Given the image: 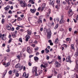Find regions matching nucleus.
<instances>
[{"instance_id": "obj_53", "label": "nucleus", "mask_w": 78, "mask_h": 78, "mask_svg": "<svg viewBox=\"0 0 78 78\" xmlns=\"http://www.w3.org/2000/svg\"><path fill=\"white\" fill-rule=\"evenodd\" d=\"M41 9V7H39L38 9V11H40Z\"/></svg>"}, {"instance_id": "obj_14", "label": "nucleus", "mask_w": 78, "mask_h": 78, "mask_svg": "<svg viewBox=\"0 0 78 78\" xmlns=\"http://www.w3.org/2000/svg\"><path fill=\"white\" fill-rule=\"evenodd\" d=\"M73 14V12H69L68 13L69 16H72V15Z\"/></svg>"}, {"instance_id": "obj_45", "label": "nucleus", "mask_w": 78, "mask_h": 78, "mask_svg": "<svg viewBox=\"0 0 78 78\" xmlns=\"http://www.w3.org/2000/svg\"><path fill=\"white\" fill-rule=\"evenodd\" d=\"M28 7H31V5L30 4H28Z\"/></svg>"}, {"instance_id": "obj_43", "label": "nucleus", "mask_w": 78, "mask_h": 78, "mask_svg": "<svg viewBox=\"0 0 78 78\" xmlns=\"http://www.w3.org/2000/svg\"><path fill=\"white\" fill-rule=\"evenodd\" d=\"M17 58H18V59H20V56H19V55H17L16 56Z\"/></svg>"}, {"instance_id": "obj_34", "label": "nucleus", "mask_w": 78, "mask_h": 78, "mask_svg": "<svg viewBox=\"0 0 78 78\" xmlns=\"http://www.w3.org/2000/svg\"><path fill=\"white\" fill-rule=\"evenodd\" d=\"M71 48L72 49H73V48H74V45L72 44L71 46Z\"/></svg>"}, {"instance_id": "obj_21", "label": "nucleus", "mask_w": 78, "mask_h": 78, "mask_svg": "<svg viewBox=\"0 0 78 78\" xmlns=\"http://www.w3.org/2000/svg\"><path fill=\"white\" fill-rule=\"evenodd\" d=\"M45 51L46 53H48V52H49L50 51L49 50L47 49V48H46V49L45 50Z\"/></svg>"}, {"instance_id": "obj_63", "label": "nucleus", "mask_w": 78, "mask_h": 78, "mask_svg": "<svg viewBox=\"0 0 78 78\" xmlns=\"http://www.w3.org/2000/svg\"><path fill=\"white\" fill-rule=\"evenodd\" d=\"M11 35L9 34V38L10 39L11 37Z\"/></svg>"}, {"instance_id": "obj_58", "label": "nucleus", "mask_w": 78, "mask_h": 78, "mask_svg": "<svg viewBox=\"0 0 78 78\" xmlns=\"http://www.w3.org/2000/svg\"><path fill=\"white\" fill-rule=\"evenodd\" d=\"M11 30H12V31H14V28L12 27L11 29Z\"/></svg>"}, {"instance_id": "obj_47", "label": "nucleus", "mask_w": 78, "mask_h": 78, "mask_svg": "<svg viewBox=\"0 0 78 78\" xmlns=\"http://www.w3.org/2000/svg\"><path fill=\"white\" fill-rule=\"evenodd\" d=\"M13 73H16V70L14 69L12 71Z\"/></svg>"}, {"instance_id": "obj_1", "label": "nucleus", "mask_w": 78, "mask_h": 78, "mask_svg": "<svg viewBox=\"0 0 78 78\" xmlns=\"http://www.w3.org/2000/svg\"><path fill=\"white\" fill-rule=\"evenodd\" d=\"M47 35L48 39H50L51 36V30H50V29H48Z\"/></svg>"}, {"instance_id": "obj_22", "label": "nucleus", "mask_w": 78, "mask_h": 78, "mask_svg": "<svg viewBox=\"0 0 78 78\" xmlns=\"http://www.w3.org/2000/svg\"><path fill=\"white\" fill-rule=\"evenodd\" d=\"M56 2L58 4L59 6H60V5H61V4H59L60 3V0H57Z\"/></svg>"}, {"instance_id": "obj_40", "label": "nucleus", "mask_w": 78, "mask_h": 78, "mask_svg": "<svg viewBox=\"0 0 78 78\" xmlns=\"http://www.w3.org/2000/svg\"><path fill=\"white\" fill-rule=\"evenodd\" d=\"M45 51H44V50H43L41 51V53H42V54H43L44 53V52Z\"/></svg>"}, {"instance_id": "obj_64", "label": "nucleus", "mask_w": 78, "mask_h": 78, "mask_svg": "<svg viewBox=\"0 0 78 78\" xmlns=\"http://www.w3.org/2000/svg\"><path fill=\"white\" fill-rule=\"evenodd\" d=\"M69 31L70 32L71 31H72V28H69Z\"/></svg>"}, {"instance_id": "obj_2", "label": "nucleus", "mask_w": 78, "mask_h": 78, "mask_svg": "<svg viewBox=\"0 0 78 78\" xmlns=\"http://www.w3.org/2000/svg\"><path fill=\"white\" fill-rule=\"evenodd\" d=\"M18 3L19 4L20 3L21 6L23 8L26 7L27 6V4L25 3V1H21L20 2H19Z\"/></svg>"}, {"instance_id": "obj_36", "label": "nucleus", "mask_w": 78, "mask_h": 78, "mask_svg": "<svg viewBox=\"0 0 78 78\" xmlns=\"http://www.w3.org/2000/svg\"><path fill=\"white\" fill-rule=\"evenodd\" d=\"M63 46L65 47H66V48H67V45H66L65 44H63Z\"/></svg>"}, {"instance_id": "obj_60", "label": "nucleus", "mask_w": 78, "mask_h": 78, "mask_svg": "<svg viewBox=\"0 0 78 78\" xmlns=\"http://www.w3.org/2000/svg\"><path fill=\"white\" fill-rule=\"evenodd\" d=\"M48 42L49 43H51V40H48Z\"/></svg>"}, {"instance_id": "obj_56", "label": "nucleus", "mask_w": 78, "mask_h": 78, "mask_svg": "<svg viewBox=\"0 0 78 78\" xmlns=\"http://www.w3.org/2000/svg\"><path fill=\"white\" fill-rule=\"evenodd\" d=\"M20 16L21 17H22V18H23V17L24 16L23 15V14H22L20 15Z\"/></svg>"}, {"instance_id": "obj_32", "label": "nucleus", "mask_w": 78, "mask_h": 78, "mask_svg": "<svg viewBox=\"0 0 78 78\" xmlns=\"http://www.w3.org/2000/svg\"><path fill=\"white\" fill-rule=\"evenodd\" d=\"M12 70H10L9 72V73L10 74V75H11L12 74Z\"/></svg>"}, {"instance_id": "obj_38", "label": "nucleus", "mask_w": 78, "mask_h": 78, "mask_svg": "<svg viewBox=\"0 0 78 78\" xmlns=\"http://www.w3.org/2000/svg\"><path fill=\"white\" fill-rule=\"evenodd\" d=\"M32 64L31 63H30V62H29L28 63V65L29 66H31Z\"/></svg>"}, {"instance_id": "obj_31", "label": "nucleus", "mask_w": 78, "mask_h": 78, "mask_svg": "<svg viewBox=\"0 0 78 78\" xmlns=\"http://www.w3.org/2000/svg\"><path fill=\"white\" fill-rule=\"evenodd\" d=\"M12 39L10 38L9 40V41L8 43H10V42L12 41Z\"/></svg>"}, {"instance_id": "obj_12", "label": "nucleus", "mask_w": 78, "mask_h": 78, "mask_svg": "<svg viewBox=\"0 0 78 78\" xmlns=\"http://www.w3.org/2000/svg\"><path fill=\"white\" fill-rule=\"evenodd\" d=\"M30 11L32 13H34L35 12H36V9H31Z\"/></svg>"}, {"instance_id": "obj_37", "label": "nucleus", "mask_w": 78, "mask_h": 78, "mask_svg": "<svg viewBox=\"0 0 78 78\" xmlns=\"http://www.w3.org/2000/svg\"><path fill=\"white\" fill-rule=\"evenodd\" d=\"M46 15L48 17H50L49 16H50V13H48Z\"/></svg>"}, {"instance_id": "obj_41", "label": "nucleus", "mask_w": 78, "mask_h": 78, "mask_svg": "<svg viewBox=\"0 0 78 78\" xmlns=\"http://www.w3.org/2000/svg\"><path fill=\"white\" fill-rule=\"evenodd\" d=\"M76 56H78V52H76L75 53Z\"/></svg>"}, {"instance_id": "obj_23", "label": "nucleus", "mask_w": 78, "mask_h": 78, "mask_svg": "<svg viewBox=\"0 0 78 78\" xmlns=\"http://www.w3.org/2000/svg\"><path fill=\"white\" fill-rule=\"evenodd\" d=\"M22 20V19L20 17H18L17 18V20L18 21H20V20Z\"/></svg>"}, {"instance_id": "obj_5", "label": "nucleus", "mask_w": 78, "mask_h": 78, "mask_svg": "<svg viewBox=\"0 0 78 78\" xmlns=\"http://www.w3.org/2000/svg\"><path fill=\"white\" fill-rule=\"evenodd\" d=\"M66 62H69L70 63L72 62V61L70 60V56H69L67 57L66 59Z\"/></svg>"}, {"instance_id": "obj_61", "label": "nucleus", "mask_w": 78, "mask_h": 78, "mask_svg": "<svg viewBox=\"0 0 78 78\" xmlns=\"http://www.w3.org/2000/svg\"><path fill=\"white\" fill-rule=\"evenodd\" d=\"M9 3L10 4H12V2L11 1H9Z\"/></svg>"}, {"instance_id": "obj_9", "label": "nucleus", "mask_w": 78, "mask_h": 78, "mask_svg": "<svg viewBox=\"0 0 78 78\" xmlns=\"http://www.w3.org/2000/svg\"><path fill=\"white\" fill-rule=\"evenodd\" d=\"M26 38V41L27 42L28 41V39L30 38V36L28 34H27L25 37Z\"/></svg>"}, {"instance_id": "obj_11", "label": "nucleus", "mask_w": 78, "mask_h": 78, "mask_svg": "<svg viewBox=\"0 0 78 78\" xmlns=\"http://www.w3.org/2000/svg\"><path fill=\"white\" fill-rule=\"evenodd\" d=\"M27 51L29 53H31V49L30 47H28L27 48Z\"/></svg>"}, {"instance_id": "obj_62", "label": "nucleus", "mask_w": 78, "mask_h": 78, "mask_svg": "<svg viewBox=\"0 0 78 78\" xmlns=\"http://www.w3.org/2000/svg\"><path fill=\"white\" fill-rule=\"evenodd\" d=\"M62 3L63 5H66V2H63Z\"/></svg>"}, {"instance_id": "obj_50", "label": "nucleus", "mask_w": 78, "mask_h": 78, "mask_svg": "<svg viewBox=\"0 0 78 78\" xmlns=\"http://www.w3.org/2000/svg\"><path fill=\"white\" fill-rule=\"evenodd\" d=\"M39 53L38 52H37L36 54V55L37 56H38V55H39Z\"/></svg>"}, {"instance_id": "obj_3", "label": "nucleus", "mask_w": 78, "mask_h": 78, "mask_svg": "<svg viewBox=\"0 0 78 78\" xmlns=\"http://www.w3.org/2000/svg\"><path fill=\"white\" fill-rule=\"evenodd\" d=\"M23 66H21L20 65L19 63L17 64L15 66V67L16 68H19L20 70H21L22 69V68H23Z\"/></svg>"}, {"instance_id": "obj_15", "label": "nucleus", "mask_w": 78, "mask_h": 78, "mask_svg": "<svg viewBox=\"0 0 78 78\" xmlns=\"http://www.w3.org/2000/svg\"><path fill=\"white\" fill-rule=\"evenodd\" d=\"M10 65V62H9L6 64L5 66V67H9Z\"/></svg>"}, {"instance_id": "obj_27", "label": "nucleus", "mask_w": 78, "mask_h": 78, "mask_svg": "<svg viewBox=\"0 0 78 78\" xmlns=\"http://www.w3.org/2000/svg\"><path fill=\"white\" fill-rule=\"evenodd\" d=\"M58 78H61V74H60L58 75Z\"/></svg>"}, {"instance_id": "obj_52", "label": "nucleus", "mask_w": 78, "mask_h": 78, "mask_svg": "<svg viewBox=\"0 0 78 78\" xmlns=\"http://www.w3.org/2000/svg\"><path fill=\"white\" fill-rule=\"evenodd\" d=\"M20 31L21 32H23V29H21L20 30Z\"/></svg>"}, {"instance_id": "obj_42", "label": "nucleus", "mask_w": 78, "mask_h": 78, "mask_svg": "<svg viewBox=\"0 0 78 78\" xmlns=\"http://www.w3.org/2000/svg\"><path fill=\"white\" fill-rule=\"evenodd\" d=\"M9 14H12V11H11V10H10L9 11Z\"/></svg>"}, {"instance_id": "obj_13", "label": "nucleus", "mask_w": 78, "mask_h": 78, "mask_svg": "<svg viewBox=\"0 0 78 78\" xmlns=\"http://www.w3.org/2000/svg\"><path fill=\"white\" fill-rule=\"evenodd\" d=\"M17 34H15V33H14V32H13V34H12V36L13 37H17L16 36Z\"/></svg>"}, {"instance_id": "obj_10", "label": "nucleus", "mask_w": 78, "mask_h": 78, "mask_svg": "<svg viewBox=\"0 0 78 78\" xmlns=\"http://www.w3.org/2000/svg\"><path fill=\"white\" fill-rule=\"evenodd\" d=\"M50 2H49L50 5H53L55 3L54 0H50Z\"/></svg>"}, {"instance_id": "obj_54", "label": "nucleus", "mask_w": 78, "mask_h": 78, "mask_svg": "<svg viewBox=\"0 0 78 78\" xmlns=\"http://www.w3.org/2000/svg\"><path fill=\"white\" fill-rule=\"evenodd\" d=\"M21 12H17V14H21Z\"/></svg>"}, {"instance_id": "obj_8", "label": "nucleus", "mask_w": 78, "mask_h": 78, "mask_svg": "<svg viewBox=\"0 0 78 78\" xmlns=\"http://www.w3.org/2000/svg\"><path fill=\"white\" fill-rule=\"evenodd\" d=\"M23 77H25V78H28V76H29V74L28 73L27 74H26V73H24L23 75Z\"/></svg>"}, {"instance_id": "obj_51", "label": "nucleus", "mask_w": 78, "mask_h": 78, "mask_svg": "<svg viewBox=\"0 0 78 78\" xmlns=\"http://www.w3.org/2000/svg\"><path fill=\"white\" fill-rule=\"evenodd\" d=\"M4 9H5V11H7L8 9H7V7H6L4 8Z\"/></svg>"}, {"instance_id": "obj_17", "label": "nucleus", "mask_w": 78, "mask_h": 78, "mask_svg": "<svg viewBox=\"0 0 78 78\" xmlns=\"http://www.w3.org/2000/svg\"><path fill=\"white\" fill-rule=\"evenodd\" d=\"M6 28L7 30H11V27H9V25H8L7 26Z\"/></svg>"}, {"instance_id": "obj_57", "label": "nucleus", "mask_w": 78, "mask_h": 78, "mask_svg": "<svg viewBox=\"0 0 78 78\" xmlns=\"http://www.w3.org/2000/svg\"><path fill=\"white\" fill-rule=\"evenodd\" d=\"M39 12H37L36 13V16H39Z\"/></svg>"}, {"instance_id": "obj_48", "label": "nucleus", "mask_w": 78, "mask_h": 78, "mask_svg": "<svg viewBox=\"0 0 78 78\" xmlns=\"http://www.w3.org/2000/svg\"><path fill=\"white\" fill-rule=\"evenodd\" d=\"M6 7H7V8L8 9L10 8V6L9 5H7Z\"/></svg>"}, {"instance_id": "obj_25", "label": "nucleus", "mask_w": 78, "mask_h": 78, "mask_svg": "<svg viewBox=\"0 0 78 78\" xmlns=\"http://www.w3.org/2000/svg\"><path fill=\"white\" fill-rule=\"evenodd\" d=\"M5 34H3L2 35V38L3 40V41H5V40L3 38H4V37H5Z\"/></svg>"}, {"instance_id": "obj_49", "label": "nucleus", "mask_w": 78, "mask_h": 78, "mask_svg": "<svg viewBox=\"0 0 78 78\" xmlns=\"http://www.w3.org/2000/svg\"><path fill=\"white\" fill-rule=\"evenodd\" d=\"M34 1V0H32V1L31 2L32 4H34V2H33Z\"/></svg>"}, {"instance_id": "obj_4", "label": "nucleus", "mask_w": 78, "mask_h": 78, "mask_svg": "<svg viewBox=\"0 0 78 78\" xmlns=\"http://www.w3.org/2000/svg\"><path fill=\"white\" fill-rule=\"evenodd\" d=\"M55 65L56 67H60L61 66V64L58 62L56 61L55 63Z\"/></svg>"}, {"instance_id": "obj_18", "label": "nucleus", "mask_w": 78, "mask_h": 78, "mask_svg": "<svg viewBox=\"0 0 78 78\" xmlns=\"http://www.w3.org/2000/svg\"><path fill=\"white\" fill-rule=\"evenodd\" d=\"M58 41L59 40L58 39V38H56L55 40V44H57L58 43Z\"/></svg>"}, {"instance_id": "obj_30", "label": "nucleus", "mask_w": 78, "mask_h": 78, "mask_svg": "<svg viewBox=\"0 0 78 78\" xmlns=\"http://www.w3.org/2000/svg\"><path fill=\"white\" fill-rule=\"evenodd\" d=\"M19 41L20 42H22V39L21 38H19Z\"/></svg>"}, {"instance_id": "obj_19", "label": "nucleus", "mask_w": 78, "mask_h": 78, "mask_svg": "<svg viewBox=\"0 0 78 78\" xmlns=\"http://www.w3.org/2000/svg\"><path fill=\"white\" fill-rule=\"evenodd\" d=\"M54 21H55H55H57V22H59V18H57L56 19V18H55L54 19Z\"/></svg>"}, {"instance_id": "obj_6", "label": "nucleus", "mask_w": 78, "mask_h": 78, "mask_svg": "<svg viewBox=\"0 0 78 78\" xmlns=\"http://www.w3.org/2000/svg\"><path fill=\"white\" fill-rule=\"evenodd\" d=\"M43 19V17L41 16H40L39 20H38L37 21V23L38 24H39V23L40 22L41 23L42 22V19Z\"/></svg>"}, {"instance_id": "obj_16", "label": "nucleus", "mask_w": 78, "mask_h": 78, "mask_svg": "<svg viewBox=\"0 0 78 78\" xmlns=\"http://www.w3.org/2000/svg\"><path fill=\"white\" fill-rule=\"evenodd\" d=\"M27 31V33L29 35H31L32 34L31 31L28 30Z\"/></svg>"}, {"instance_id": "obj_29", "label": "nucleus", "mask_w": 78, "mask_h": 78, "mask_svg": "<svg viewBox=\"0 0 78 78\" xmlns=\"http://www.w3.org/2000/svg\"><path fill=\"white\" fill-rule=\"evenodd\" d=\"M42 8H44L45 7V4H43L42 6Z\"/></svg>"}, {"instance_id": "obj_20", "label": "nucleus", "mask_w": 78, "mask_h": 78, "mask_svg": "<svg viewBox=\"0 0 78 78\" xmlns=\"http://www.w3.org/2000/svg\"><path fill=\"white\" fill-rule=\"evenodd\" d=\"M34 59L35 61H38L39 60V58L37 57H34Z\"/></svg>"}, {"instance_id": "obj_59", "label": "nucleus", "mask_w": 78, "mask_h": 78, "mask_svg": "<svg viewBox=\"0 0 78 78\" xmlns=\"http://www.w3.org/2000/svg\"><path fill=\"white\" fill-rule=\"evenodd\" d=\"M40 31H43V28L41 27L40 29Z\"/></svg>"}, {"instance_id": "obj_24", "label": "nucleus", "mask_w": 78, "mask_h": 78, "mask_svg": "<svg viewBox=\"0 0 78 78\" xmlns=\"http://www.w3.org/2000/svg\"><path fill=\"white\" fill-rule=\"evenodd\" d=\"M64 23V22H63V20H62V19H61L59 21V23L61 24V23Z\"/></svg>"}, {"instance_id": "obj_44", "label": "nucleus", "mask_w": 78, "mask_h": 78, "mask_svg": "<svg viewBox=\"0 0 78 78\" xmlns=\"http://www.w3.org/2000/svg\"><path fill=\"white\" fill-rule=\"evenodd\" d=\"M42 73V70H41L40 71V72H39V75H40L41 73Z\"/></svg>"}, {"instance_id": "obj_46", "label": "nucleus", "mask_w": 78, "mask_h": 78, "mask_svg": "<svg viewBox=\"0 0 78 78\" xmlns=\"http://www.w3.org/2000/svg\"><path fill=\"white\" fill-rule=\"evenodd\" d=\"M31 45L32 47H35V46H36V45H35V44H32Z\"/></svg>"}, {"instance_id": "obj_39", "label": "nucleus", "mask_w": 78, "mask_h": 78, "mask_svg": "<svg viewBox=\"0 0 78 78\" xmlns=\"http://www.w3.org/2000/svg\"><path fill=\"white\" fill-rule=\"evenodd\" d=\"M6 51L7 52H9L10 51V49H7L6 50Z\"/></svg>"}, {"instance_id": "obj_28", "label": "nucleus", "mask_w": 78, "mask_h": 78, "mask_svg": "<svg viewBox=\"0 0 78 78\" xmlns=\"http://www.w3.org/2000/svg\"><path fill=\"white\" fill-rule=\"evenodd\" d=\"M4 22H5V19H2V24H3Z\"/></svg>"}, {"instance_id": "obj_33", "label": "nucleus", "mask_w": 78, "mask_h": 78, "mask_svg": "<svg viewBox=\"0 0 78 78\" xmlns=\"http://www.w3.org/2000/svg\"><path fill=\"white\" fill-rule=\"evenodd\" d=\"M19 76V73H16V76L18 77V76Z\"/></svg>"}, {"instance_id": "obj_7", "label": "nucleus", "mask_w": 78, "mask_h": 78, "mask_svg": "<svg viewBox=\"0 0 78 78\" xmlns=\"http://www.w3.org/2000/svg\"><path fill=\"white\" fill-rule=\"evenodd\" d=\"M37 67H34L33 69L32 70V73H34V72H37Z\"/></svg>"}, {"instance_id": "obj_26", "label": "nucleus", "mask_w": 78, "mask_h": 78, "mask_svg": "<svg viewBox=\"0 0 78 78\" xmlns=\"http://www.w3.org/2000/svg\"><path fill=\"white\" fill-rule=\"evenodd\" d=\"M47 66H48V64H47V63H45L44 65V68H45V67H47Z\"/></svg>"}, {"instance_id": "obj_55", "label": "nucleus", "mask_w": 78, "mask_h": 78, "mask_svg": "<svg viewBox=\"0 0 78 78\" xmlns=\"http://www.w3.org/2000/svg\"><path fill=\"white\" fill-rule=\"evenodd\" d=\"M58 27V24H56L55 26V28H57Z\"/></svg>"}, {"instance_id": "obj_35", "label": "nucleus", "mask_w": 78, "mask_h": 78, "mask_svg": "<svg viewBox=\"0 0 78 78\" xmlns=\"http://www.w3.org/2000/svg\"><path fill=\"white\" fill-rule=\"evenodd\" d=\"M38 49H39L38 47H37L34 48L35 51H36L37 50H38Z\"/></svg>"}]
</instances>
